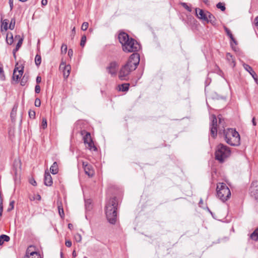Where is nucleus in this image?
Instances as JSON below:
<instances>
[{"label":"nucleus","mask_w":258,"mask_h":258,"mask_svg":"<svg viewBox=\"0 0 258 258\" xmlns=\"http://www.w3.org/2000/svg\"><path fill=\"white\" fill-rule=\"evenodd\" d=\"M14 170L15 175L17 176L21 171V162L19 160H15L14 162Z\"/></svg>","instance_id":"2eb2a0df"},{"label":"nucleus","mask_w":258,"mask_h":258,"mask_svg":"<svg viewBox=\"0 0 258 258\" xmlns=\"http://www.w3.org/2000/svg\"><path fill=\"white\" fill-rule=\"evenodd\" d=\"M72 227H73V225L71 223H69L68 224V228L70 229H71Z\"/></svg>","instance_id":"680f3d73"},{"label":"nucleus","mask_w":258,"mask_h":258,"mask_svg":"<svg viewBox=\"0 0 258 258\" xmlns=\"http://www.w3.org/2000/svg\"><path fill=\"white\" fill-rule=\"evenodd\" d=\"M130 84L127 83L122 84L118 85V89L122 92L127 91L129 89Z\"/></svg>","instance_id":"5701e85b"},{"label":"nucleus","mask_w":258,"mask_h":258,"mask_svg":"<svg viewBox=\"0 0 258 258\" xmlns=\"http://www.w3.org/2000/svg\"><path fill=\"white\" fill-rule=\"evenodd\" d=\"M20 38H22V37L20 36V35H16V36H15V40H19L20 39Z\"/></svg>","instance_id":"bf43d9fd"},{"label":"nucleus","mask_w":258,"mask_h":258,"mask_svg":"<svg viewBox=\"0 0 258 258\" xmlns=\"http://www.w3.org/2000/svg\"><path fill=\"white\" fill-rule=\"evenodd\" d=\"M62 66H64V69L63 71V77L64 78H67L70 75L71 67L70 65L64 66L63 63H61L60 67Z\"/></svg>","instance_id":"f3484780"},{"label":"nucleus","mask_w":258,"mask_h":258,"mask_svg":"<svg viewBox=\"0 0 258 258\" xmlns=\"http://www.w3.org/2000/svg\"><path fill=\"white\" fill-rule=\"evenodd\" d=\"M18 105L17 104H15L12 110V111L11 112V118L12 120H14V116H16L17 114V110L18 109Z\"/></svg>","instance_id":"a878e982"},{"label":"nucleus","mask_w":258,"mask_h":258,"mask_svg":"<svg viewBox=\"0 0 258 258\" xmlns=\"http://www.w3.org/2000/svg\"><path fill=\"white\" fill-rule=\"evenodd\" d=\"M6 41L7 43L11 45L14 42V38L13 35L11 32H9L7 33V37H6Z\"/></svg>","instance_id":"412c9836"},{"label":"nucleus","mask_w":258,"mask_h":258,"mask_svg":"<svg viewBox=\"0 0 258 258\" xmlns=\"http://www.w3.org/2000/svg\"><path fill=\"white\" fill-rule=\"evenodd\" d=\"M226 58L227 60L229 61L230 65L232 68H234L235 66V62L233 56L230 53H227Z\"/></svg>","instance_id":"a211bd4d"},{"label":"nucleus","mask_w":258,"mask_h":258,"mask_svg":"<svg viewBox=\"0 0 258 258\" xmlns=\"http://www.w3.org/2000/svg\"><path fill=\"white\" fill-rule=\"evenodd\" d=\"M13 2H14V0H9V3L10 5L11 10H12L13 8V7H14Z\"/></svg>","instance_id":"8fccbe9b"},{"label":"nucleus","mask_w":258,"mask_h":258,"mask_svg":"<svg viewBox=\"0 0 258 258\" xmlns=\"http://www.w3.org/2000/svg\"><path fill=\"white\" fill-rule=\"evenodd\" d=\"M72 255H73V256L74 257H75L76 256H77V253L75 251V250H74L73 252V253H72Z\"/></svg>","instance_id":"052dcab7"},{"label":"nucleus","mask_w":258,"mask_h":258,"mask_svg":"<svg viewBox=\"0 0 258 258\" xmlns=\"http://www.w3.org/2000/svg\"><path fill=\"white\" fill-rule=\"evenodd\" d=\"M254 24L258 29V16L256 17L254 19Z\"/></svg>","instance_id":"5fc2aeb1"},{"label":"nucleus","mask_w":258,"mask_h":258,"mask_svg":"<svg viewBox=\"0 0 258 258\" xmlns=\"http://www.w3.org/2000/svg\"><path fill=\"white\" fill-rule=\"evenodd\" d=\"M28 81V77L25 74L22 78L20 84L22 86H25Z\"/></svg>","instance_id":"e433bc0d"},{"label":"nucleus","mask_w":258,"mask_h":258,"mask_svg":"<svg viewBox=\"0 0 258 258\" xmlns=\"http://www.w3.org/2000/svg\"><path fill=\"white\" fill-rule=\"evenodd\" d=\"M75 33H76L75 28L74 27L73 29L72 30V35H71L72 39H73V38H74V37L75 36Z\"/></svg>","instance_id":"864d4df0"},{"label":"nucleus","mask_w":258,"mask_h":258,"mask_svg":"<svg viewBox=\"0 0 258 258\" xmlns=\"http://www.w3.org/2000/svg\"><path fill=\"white\" fill-rule=\"evenodd\" d=\"M50 171L53 174L57 173L58 171V165L56 162H54L50 168Z\"/></svg>","instance_id":"aec40b11"},{"label":"nucleus","mask_w":258,"mask_h":258,"mask_svg":"<svg viewBox=\"0 0 258 258\" xmlns=\"http://www.w3.org/2000/svg\"><path fill=\"white\" fill-rule=\"evenodd\" d=\"M118 201L116 197L110 198L105 206V214L108 222L114 224L117 220Z\"/></svg>","instance_id":"20e7f679"},{"label":"nucleus","mask_w":258,"mask_h":258,"mask_svg":"<svg viewBox=\"0 0 258 258\" xmlns=\"http://www.w3.org/2000/svg\"><path fill=\"white\" fill-rule=\"evenodd\" d=\"M29 181L31 184H32V179H29Z\"/></svg>","instance_id":"774afa93"},{"label":"nucleus","mask_w":258,"mask_h":258,"mask_svg":"<svg viewBox=\"0 0 258 258\" xmlns=\"http://www.w3.org/2000/svg\"><path fill=\"white\" fill-rule=\"evenodd\" d=\"M118 38L121 44L122 50L125 52L136 53L141 49V45L135 39L130 37L125 32H120Z\"/></svg>","instance_id":"f03ea898"},{"label":"nucleus","mask_w":258,"mask_h":258,"mask_svg":"<svg viewBox=\"0 0 258 258\" xmlns=\"http://www.w3.org/2000/svg\"><path fill=\"white\" fill-rule=\"evenodd\" d=\"M75 238L77 242H80L82 240V236L81 234L79 233H77L75 235Z\"/></svg>","instance_id":"79ce46f5"},{"label":"nucleus","mask_w":258,"mask_h":258,"mask_svg":"<svg viewBox=\"0 0 258 258\" xmlns=\"http://www.w3.org/2000/svg\"><path fill=\"white\" fill-rule=\"evenodd\" d=\"M62 52L66 53L67 51V45L66 44H62L61 47Z\"/></svg>","instance_id":"c03bdc74"},{"label":"nucleus","mask_w":258,"mask_h":258,"mask_svg":"<svg viewBox=\"0 0 258 258\" xmlns=\"http://www.w3.org/2000/svg\"><path fill=\"white\" fill-rule=\"evenodd\" d=\"M86 36L85 35H83L82 36L81 42H80V45L83 47L86 43Z\"/></svg>","instance_id":"ea45409f"},{"label":"nucleus","mask_w":258,"mask_h":258,"mask_svg":"<svg viewBox=\"0 0 258 258\" xmlns=\"http://www.w3.org/2000/svg\"><path fill=\"white\" fill-rule=\"evenodd\" d=\"M180 5L185 9L188 12H191L192 10L191 8L189 7L187 4L185 3H181Z\"/></svg>","instance_id":"58836bf2"},{"label":"nucleus","mask_w":258,"mask_h":258,"mask_svg":"<svg viewBox=\"0 0 258 258\" xmlns=\"http://www.w3.org/2000/svg\"><path fill=\"white\" fill-rule=\"evenodd\" d=\"M0 79L2 81H4L5 80L3 65L2 63H0Z\"/></svg>","instance_id":"c85d7f7f"},{"label":"nucleus","mask_w":258,"mask_h":258,"mask_svg":"<svg viewBox=\"0 0 258 258\" xmlns=\"http://www.w3.org/2000/svg\"><path fill=\"white\" fill-rule=\"evenodd\" d=\"M32 115V114H31V110L30 109L29 111V117L31 118V115Z\"/></svg>","instance_id":"0e129e2a"},{"label":"nucleus","mask_w":258,"mask_h":258,"mask_svg":"<svg viewBox=\"0 0 258 258\" xmlns=\"http://www.w3.org/2000/svg\"><path fill=\"white\" fill-rule=\"evenodd\" d=\"M23 41V39L22 38H20V39L19 40L15 48H14L13 50V53L14 56H15L16 52L19 49V48L21 46Z\"/></svg>","instance_id":"b1692460"},{"label":"nucleus","mask_w":258,"mask_h":258,"mask_svg":"<svg viewBox=\"0 0 258 258\" xmlns=\"http://www.w3.org/2000/svg\"><path fill=\"white\" fill-rule=\"evenodd\" d=\"M15 203V201L14 200H12L11 199L10 204H9V206L7 210V211L8 212L12 211L14 209Z\"/></svg>","instance_id":"72a5a7b5"},{"label":"nucleus","mask_w":258,"mask_h":258,"mask_svg":"<svg viewBox=\"0 0 258 258\" xmlns=\"http://www.w3.org/2000/svg\"><path fill=\"white\" fill-rule=\"evenodd\" d=\"M73 55V51L72 49H69L68 51V55L71 57Z\"/></svg>","instance_id":"3c124183"},{"label":"nucleus","mask_w":258,"mask_h":258,"mask_svg":"<svg viewBox=\"0 0 258 258\" xmlns=\"http://www.w3.org/2000/svg\"><path fill=\"white\" fill-rule=\"evenodd\" d=\"M203 2L206 4V5H208V3H209V0H203Z\"/></svg>","instance_id":"e2e57ef3"},{"label":"nucleus","mask_w":258,"mask_h":258,"mask_svg":"<svg viewBox=\"0 0 258 258\" xmlns=\"http://www.w3.org/2000/svg\"><path fill=\"white\" fill-rule=\"evenodd\" d=\"M118 66V65L116 62L112 61L106 68V70L109 74L114 75L116 74Z\"/></svg>","instance_id":"1a4fd4ad"},{"label":"nucleus","mask_w":258,"mask_h":258,"mask_svg":"<svg viewBox=\"0 0 258 258\" xmlns=\"http://www.w3.org/2000/svg\"><path fill=\"white\" fill-rule=\"evenodd\" d=\"M140 62V55L137 53L131 55L127 62L120 69L119 78L121 80H126L130 73L136 70Z\"/></svg>","instance_id":"7ed1b4c3"},{"label":"nucleus","mask_w":258,"mask_h":258,"mask_svg":"<svg viewBox=\"0 0 258 258\" xmlns=\"http://www.w3.org/2000/svg\"><path fill=\"white\" fill-rule=\"evenodd\" d=\"M230 38L231 40L235 44H237L236 41L234 39L233 35H232V38Z\"/></svg>","instance_id":"13d9d810"},{"label":"nucleus","mask_w":258,"mask_h":258,"mask_svg":"<svg viewBox=\"0 0 258 258\" xmlns=\"http://www.w3.org/2000/svg\"><path fill=\"white\" fill-rule=\"evenodd\" d=\"M47 123L46 119L45 118H42L41 127L43 129H45L47 127Z\"/></svg>","instance_id":"4c0bfd02"},{"label":"nucleus","mask_w":258,"mask_h":258,"mask_svg":"<svg viewBox=\"0 0 258 258\" xmlns=\"http://www.w3.org/2000/svg\"><path fill=\"white\" fill-rule=\"evenodd\" d=\"M44 182L46 186H51L53 183L51 175L48 172H45L44 177Z\"/></svg>","instance_id":"4468645a"},{"label":"nucleus","mask_w":258,"mask_h":258,"mask_svg":"<svg viewBox=\"0 0 258 258\" xmlns=\"http://www.w3.org/2000/svg\"><path fill=\"white\" fill-rule=\"evenodd\" d=\"M217 195L222 202L227 201L231 196L229 188L224 183H219L217 185Z\"/></svg>","instance_id":"39448f33"},{"label":"nucleus","mask_w":258,"mask_h":258,"mask_svg":"<svg viewBox=\"0 0 258 258\" xmlns=\"http://www.w3.org/2000/svg\"><path fill=\"white\" fill-rule=\"evenodd\" d=\"M249 194L250 196L255 200L258 199V181L252 182L249 187Z\"/></svg>","instance_id":"0eeeda50"},{"label":"nucleus","mask_w":258,"mask_h":258,"mask_svg":"<svg viewBox=\"0 0 258 258\" xmlns=\"http://www.w3.org/2000/svg\"><path fill=\"white\" fill-rule=\"evenodd\" d=\"M219 122L215 115L212 116V122L210 124V134L213 138L217 137V133L219 135H223L225 141L227 144L233 146H237L240 145V137L239 133L232 128L224 129L225 122L222 119L221 116H218Z\"/></svg>","instance_id":"f257e3e1"},{"label":"nucleus","mask_w":258,"mask_h":258,"mask_svg":"<svg viewBox=\"0 0 258 258\" xmlns=\"http://www.w3.org/2000/svg\"><path fill=\"white\" fill-rule=\"evenodd\" d=\"M88 26L89 23L88 22H85L82 25L81 29L83 31H86L88 29Z\"/></svg>","instance_id":"a19ab883"},{"label":"nucleus","mask_w":258,"mask_h":258,"mask_svg":"<svg viewBox=\"0 0 258 258\" xmlns=\"http://www.w3.org/2000/svg\"><path fill=\"white\" fill-rule=\"evenodd\" d=\"M23 73V68H22L21 69H19L18 68H15L13 72V80L16 82L19 81L20 79L22 77Z\"/></svg>","instance_id":"9b49d317"},{"label":"nucleus","mask_w":258,"mask_h":258,"mask_svg":"<svg viewBox=\"0 0 258 258\" xmlns=\"http://www.w3.org/2000/svg\"><path fill=\"white\" fill-rule=\"evenodd\" d=\"M32 245H30L26 251V253L23 258H32Z\"/></svg>","instance_id":"6ab92c4d"},{"label":"nucleus","mask_w":258,"mask_h":258,"mask_svg":"<svg viewBox=\"0 0 258 258\" xmlns=\"http://www.w3.org/2000/svg\"><path fill=\"white\" fill-rule=\"evenodd\" d=\"M81 134L83 136V141L85 145H87V143L92 140L90 133L85 130H82L81 131Z\"/></svg>","instance_id":"ddd939ff"},{"label":"nucleus","mask_w":258,"mask_h":258,"mask_svg":"<svg viewBox=\"0 0 258 258\" xmlns=\"http://www.w3.org/2000/svg\"><path fill=\"white\" fill-rule=\"evenodd\" d=\"M207 12H205L202 9L199 8L196 9V15L197 17L200 20H203V21H205L207 20Z\"/></svg>","instance_id":"9d476101"},{"label":"nucleus","mask_w":258,"mask_h":258,"mask_svg":"<svg viewBox=\"0 0 258 258\" xmlns=\"http://www.w3.org/2000/svg\"><path fill=\"white\" fill-rule=\"evenodd\" d=\"M10 238L9 236L2 234L0 236V245H2L5 241L8 242L10 240Z\"/></svg>","instance_id":"393cba45"},{"label":"nucleus","mask_w":258,"mask_h":258,"mask_svg":"<svg viewBox=\"0 0 258 258\" xmlns=\"http://www.w3.org/2000/svg\"><path fill=\"white\" fill-rule=\"evenodd\" d=\"M41 62V57L40 55L37 54L35 57V64L38 67Z\"/></svg>","instance_id":"c756f323"},{"label":"nucleus","mask_w":258,"mask_h":258,"mask_svg":"<svg viewBox=\"0 0 258 258\" xmlns=\"http://www.w3.org/2000/svg\"><path fill=\"white\" fill-rule=\"evenodd\" d=\"M82 166L86 174L89 177H92L95 173L92 166L87 162L82 161Z\"/></svg>","instance_id":"6e6552de"},{"label":"nucleus","mask_w":258,"mask_h":258,"mask_svg":"<svg viewBox=\"0 0 258 258\" xmlns=\"http://www.w3.org/2000/svg\"><path fill=\"white\" fill-rule=\"evenodd\" d=\"M35 92L36 93H39L40 92V87L38 84L35 87Z\"/></svg>","instance_id":"de8ad7c7"},{"label":"nucleus","mask_w":258,"mask_h":258,"mask_svg":"<svg viewBox=\"0 0 258 258\" xmlns=\"http://www.w3.org/2000/svg\"><path fill=\"white\" fill-rule=\"evenodd\" d=\"M216 7L218 8V9H220L222 11H224L226 9V8H225V4L224 3H218L217 5H216Z\"/></svg>","instance_id":"f704fd0d"},{"label":"nucleus","mask_w":258,"mask_h":258,"mask_svg":"<svg viewBox=\"0 0 258 258\" xmlns=\"http://www.w3.org/2000/svg\"><path fill=\"white\" fill-rule=\"evenodd\" d=\"M252 123H253V124L254 125H256V122H255L254 118V117L252 118Z\"/></svg>","instance_id":"69168bd1"},{"label":"nucleus","mask_w":258,"mask_h":258,"mask_svg":"<svg viewBox=\"0 0 258 258\" xmlns=\"http://www.w3.org/2000/svg\"><path fill=\"white\" fill-rule=\"evenodd\" d=\"M243 67L244 69L250 74V75L252 77L254 80L255 81H257V75L255 72L252 69V68L250 66L246 63H243Z\"/></svg>","instance_id":"f8f14e48"},{"label":"nucleus","mask_w":258,"mask_h":258,"mask_svg":"<svg viewBox=\"0 0 258 258\" xmlns=\"http://www.w3.org/2000/svg\"><path fill=\"white\" fill-rule=\"evenodd\" d=\"M230 149L228 147L222 144H220L217 146L215 152L216 159L220 162H222L230 155Z\"/></svg>","instance_id":"423d86ee"},{"label":"nucleus","mask_w":258,"mask_h":258,"mask_svg":"<svg viewBox=\"0 0 258 258\" xmlns=\"http://www.w3.org/2000/svg\"><path fill=\"white\" fill-rule=\"evenodd\" d=\"M250 238L255 241L258 240V227L250 235Z\"/></svg>","instance_id":"4be33fe9"},{"label":"nucleus","mask_w":258,"mask_h":258,"mask_svg":"<svg viewBox=\"0 0 258 258\" xmlns=\"http://www.w3.org/2000/svg\"><path fill=\"white\" fill-rule=\"evenodd\" d=\"M224 30L227 34V35L230 37L232 38V34L231 32V31L227 27H224Z\"/></svg>","instance_id":"37998d69"},{"label":"nucleus","mask_w":258,"mask_h":258,"mask_svg":"<svg viewBox=\"0 0 258 258\" xmlns=\"http://www.w3.org/2000/svg\"><path fill=\"white\" fill-rule=\"evenodd\" d=\"M36 81L37 84L40 83L41 81V77L40 76H37L36 79Z\"/></svg>","instance_id":"603ef678"},{"label":"nucleus","mask_w":258,"mask_h":258,"mask_svg":"<svg viewBox=\"0 0 258 258\" xmlns=\"http://www.w3.org/2000/svg\"><path fill=\"white\" fill-rule=\"evenodd\" d=\"M34 104L35 106L39 107L41 105L40 100L39 98H36Z\"/></svg>","instance_id":"49530a36"},{"label":"nucleus","mask_w":258,"mask_h":258,"mask_svg":"<svg viewBox=\"0 0 258 258\" xmlns=\"http://www.w3.org/2000/svg\"><path fill=\"white\" fill-rule=\"evenodd\" d=\"M16 20L14 18L11 19L10 23L9 26V29L10 30H13L15 28Z\"/></svg>","instance_id":"473e14b6"},{"label":"nucleus","mask_w":258,"mask_h":258,"mask_svg":"<svg viewBox=\"0 0 258 258\" xmlns=\"http://www.w3.org/2000/svg\"><path fill=\"white\" fill-rule=\"evenodd\" d=\"M86 147L90 150H97V148L94 146V143L92 140L87 143V145H86Z\"/></svg>","instance_id":"bb28decb"},{"label":"nucleus","mask_w":258,"mask_h":258,"mask_svg":"<svg viewBox=\"0 0 258 258\" xmlns=\"http://www.w3.org/2000/svg\"><path fill=\"white\" fill-rule=\"evenodd\" d=\"M57 205H58L57 208H58L59 215H60V217L62 218L64 217V213L62 206L61 205V203H60L59 204L58 202H57Z\"/></svg>","instance_id":"cd10ccee"},{"label":"nucleus","mask_w":258,"mask_h":258,"mask_svg":"<svg viewBox=\"0 0 258 258\" xmlns=\"http://www.w3.org/2000/svg\"><path fill=\"white\" fill-rule=\"evenodd\" d=\"M47 4V0H42L41 1V4L43 6H46Z\"/></svg>","instance_id":"4d7b16f0"},{"label":"nucleus","mask_w":258,"mask_h":258,"mask_svg":"<svg viewBox=\"0 0 258 258\" xmlns=\"http://www.w3.org/2000/svg\"><path fill=\"white\" fill-rule=\"evenodd\" d=\"M65 244H66V246L70 247L72 246V241L70 240H67V241H66Z\"/></svg>","instance_id":"09e8293b"},{"label":"nucleus","mask_w":258,"mask_h":258,"mask_svg":"<svg viewBox=\"0 0 258 258\" xmlns=\"http://www.w3.org/2000/svg\"><path fill=\"white\" fill-rule=\"evenodd\" d=\"M207 20H206L205 22L207 23H210L212 25H215L216 24V19L215 16L209 12H207Z\"/></svg>","instance_id":"dca6fc26"},{"label":"nucleus","mask_w":258,"mask_h":258,"mask_svg":"<svg viewBox=\"0 0 258 258\" xmlns=\"http://www.w3.org/2000/svg\"><path fill=\"white\" fill-rule=\"evenodd\" d=\"M203 200L201 199L200 200V202H199V204H200H200H203Z\"/></svg>","instance_id":"338daca9"},{"label":"nucleus","mask_w":258,"mask_h":258,"mask_svg":"<svg viewBox=\"0 0 258 258\" xmlns=\"http://www.w3.org/2000/svg\"><path fill=\"white\" fill-rule=\"evenodd\" d=\"M33 258H42V256L39 252L33 251Z\"/></svg>","instance_id":"a18cd8bd"},{"label":"nucleus","mask_w":258,"mask_h":258,"mask_svg":"<svg viewBox=\"0 0 258 258\" xmlns=\"http://www.w3.org/2000/svg\"><path fill=\"white\" fill-rule=\"evenodd\" d=\"M41 196L40 195H37L35 198L33 197V200H34L35 199L36 200H37L38 201H40L41 200Z\"/></svg>","instance_id":"6e6d98bb"},{"label":"nucleus","mask_w":258,"mask_h":258,"mask_svg":"<svg viewBox=\"0 0 258 258\" xmlns=\"http://www.w3.org/2000/svg\"><path fill=\"white\" fill-rule=\"evenodd\" d=\"M85 208L86 210L90 211L92 208V205L91 204V202L90 200H88L85 201Z\"/></svg>","instance_id":"2f4dec72"},{"label":"nucleus","mask_w":258,"mask_h":258,"mask_svg":"<svg viewBox=\"0 0 258 258\" xmlns=\"http://www.w3.org/2000/svg\"><path fill=\"white\" fill-rule=\"evenodd\" d=\"M3 211V198L2 192L0 191V216L2 215Z\"/></svg>","instance_id":"7c9ffc66"},{"label":"nucleus","mask_w":258,"mask_h":258,"mask_svg":"<svg viewBox=\"0 0 258 258\" xmlns=\"http://www.w3.org/2000/svg\"><path fill=\"white\" fill-rule=\"evenodd\" d=\"M9 22V21L8 20L5 19L2 23V26L6 31L9 28V27L8 26Z\"/></svg>","instance_id":"c9c22d12"}]
</instances>
